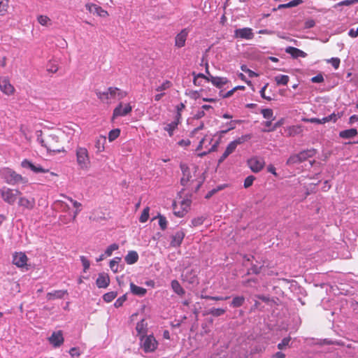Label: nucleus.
Instances as JSON below:
<instances>
[{
    "label": "nucleus",
    "mask_w": 358,
    "mask_h": 358,
    "mask_svg": "<svg viewBox=\"0 0 358 358\" xmlns=\"http://www.w3.org/2000/svg\"><path fill=\"white\" fill-rule=\"evenodd\" d=\"M289 80V78L287 75H279L275 77V81L276 82L277 85H287L288 82Z\"/></svg>",
    "instance_id": "36"
},
{
    "label": "nucleus",
    "mask_w": 358,
    "mask_h": 358,
    "mask_svg": "<svg viewBox=\"0 0 358 358\" xmlns=\"http://www.w3.org/2000/svg\"><path fill=\"white\" fill-rule=\"evenodd\" d=\"M64 337L62 331H55L49 338L50 343L55 348L59 347L64 343Z\"/></svg>",
    "instance_id": "16"
},
{
    "label": "nucleus",
    "mask_w": 358,
    "mask_h": 358,
    "mask_svg": "<svg viewBox=\"0 0 358 358\" xmlns=\"http://www.w3.org/2000/svg\"><path fill=\"white\" fill-rule=\"evenodd\" d=\"M285 52L294 58L306 57L307 56V54L305 52L292 46L287 47L285 49Z\"/></svg>",
    "instance_id": "25"
},
{
    "label": "nucleus",
    "mask_w": 358,
    "mask_h": 358,
    "mask_svg": "<svg viewBox=\"0 0 358 358\" xmlns=\"http://www.w3.org/2000/svg\"><path fill=\"white\" fill-rule=\"evenodd\" d=\"M180 122V120L175 118V120L168 124L165 127L164 130L169 133V136L173 135V131L178 128V126Z\"/></svg>",
    "instance_id": "30"
},
{
    "label": "nucleus",
    "mask_w": 358,
    "mask_h": 358,
    "mask_svg": "<svg viewBox=\"0 0 358 358\" xmlns=\"http://www.w3.org/2000/svg\"><path fill=\"white\" fill-rule=\"evenodd\" d=\"M9 0H0V15H4L8 8Z\"/></svg>",
    "instance_id": "42"
},
{
    "label": "nucleus",
    "mask_w": 358,
    "mask_h": 358,
    "mask_svg": "<svg viewBox=\"0 0 358 358\" xmlns=\"http://www.w3.org/2000/svg\"><path fill=\"white\" fill-rule=\"evenodd\" d=\"M263 117L268 120H274L273 112L271 108H264L261 110Z\"/></svg>",
    "instance_id": "40"
},
{
    "label": "nucleus",
    "mask_w": 358,
    "mask_h": 358,
    "mask_svg": "<svg viewBox=\"0 0 358 358\" xmlns=\"http://www.w3.org/2000/svg\"><path fill=\"white\" fill-rule=\"evenodd\" d=\"M341 117V116L338 113L336 114V113H333L330 115L322 118V124H325L326 122H329L331 121L336 122L337 121V120L338 118H340Z\"/></svg>",
    "instance_id": "38"
},
{
    "label": "nucleus",
    "mask_w": 358,
    "mask_h": 358,
    "mask_svg": "<svg viewBox=\"0 0 358 358\" xmlns=\"http://www.w3.org/2000/svg\"><path fill=\"white\" fill-rule=\"evenodd\" d=\"M116 296H117L116 292H110L105 294L103 296V299L106 302L109 303V302H111Z\"/></svg>",
    "instance_id": "47"
},
{
    "label": "nucleus",
    "mask_w": 358,
    "mask_h": 358,
    "mask_svg": "<svg viewBox=\"0 0 358 358\" xmlns=\"http://www.w3.org/2000/svg\"><path fill=\"white\" fill-rule=\"evenodd\" d=\"M315 344L320 345H336V344H338V343L326 338V339H323V340H319L317 342L315 343Z\"/></svg>",
    "instance_id": "53"
},
{
    "label": "nucleus",
    "mask_w": 358,
    "mask_h": 358,
    "mask_svg": "<svg viewBox=\"0 0 358 358\" xmlns=\"http://www.w3.org/2000/svg\"><path fill=\"white\" fill-rule=\"evenodd\" d=\"M185 234L183 231H178L172 236L171 245L173 247H178L181 245Z\"/></svg>",
    "instance_id": "24"
},
{
    "label": "nucleus",
    "mask_w": 358,
    "mask_h": 358,
    "mask_svg": "<svg viewBox=\"0 0 358 358\" xmlns=\"http://www.w3.org/2000/svg\"><path fill=\"white\" fill-rule=\"evenodd\" d=\"M124 259L127 264H133L138 261V255L136 251H129L126 255Z\"/></svg>",
    "instance_id": "32"
},
{
    "label": "nucleus",
    "mask_w": 358,
    "mask_h": 358,
    "mask_svg": "<svg viewBox=\"0 0 358 358\" xmlns=\"http://www.w3.org/2000/svg\"><path fill=\"white\" fill-rule=\"evenodd\" d=\"M27 257L23 252H16L13 255V263L17 267H23L27 265Z\"/></svg>",
    "instance_id": "19"
},
{
    "label": "nucleus",
    "mask_w": 358,
    "mask_h": 358,
    "mask_svg": "<svg viewBox=\"0 0 358 358\" xmlns=\"http://www.w3.org/2000/svg\"><path fill=\"white\" fill-rule=\"evenodd\" d=\"M209 82L218 88H221L224 85L228 83L229 80L227 78L224 77H215L212 75H210Z\"/></svg>",
    "instance_id": "26"
},
{
    "label": "nucleus",
    "mask_w": 358,
    "mask_h": 358,
    "mask_svg": "<svg viewBox=\"0 0 358 358\" xmlns=\"http://www.w3.org/2000/svg\"><path fill=\"white\" fill-rule=\"evenodd\" d=\"M42 145L50 152H59L62 150V145L58 136L55 134H50L41 139Z\"/></svg>",
    "instance_id": "4"
},
{
    "label": "nucleus",
    "mask_w": 358,
    "mask_h": 358,
    "mask_svg": "<svg viewBox=\"0 0 358 358\" xmlns=\"http://www.w3.org/2000/svg\"><path fill=\"white\" fill-rule=\"evenodd\" d=\"M79 129L78 125L75 123L70 122L64 126L63 131L69 136H73L75 133Z\"/></svg>",
    "instance_id": "27"
},
{
    "label": "nucleus",
    "mask_w": 358,
    "mask_h": 358,
    "mask_svg": "<svg viewBox=\"0 0 358 358\" xmlns=\"http://www.w3.org/2000/svg\"><path fill=\"white\" fill-rule=\"evenodd\" d=\"M252 138L251 134H245L243 136H241V137H238L237 139L231 141L227 147L225 151L222 154V155L220 157V159L218 160V163H222L227 157L234 152L237 147L238 145L242 144L245 141H248Z\"/></svg>",
    "instance_id": "6"
},
{
    "label": "nucleus",
    "mask_w": 358,
    "mask_h": 358,
    "mask_svg": "<svg viewBox=\"0 0 358 358\" xmlns=\"http://www.w3.org/2000/svg\"><path fill=\"white\" fill-rule=\"evenodd\" d=\"M106 141L105 137L100 136L96 140L95 148L97 152H101L104 150V143Z\"/></svg>",
    "instance_id": "35"
},
{
    "label": "nucleus",
    "mask_w": 358,
    "mask_h": 358,
    "mask_svg": "<svg viewBox=\"0 0 358 358\" xmlns=\"http://www.w3.org/2000/svg\"><path fill=\"white\" fill-rule=\"evenodd\" d=\"M96 95L103 103H109L110 99L120 100L127 96V92L115 87H109L106 91H96Z\"/></svg>",
    "instance_id": "1"
},
{
    "label": "nucleus",
    "mask_w": 358,
    "mask_h": 358,
    "mask_svg": "<svg viewBox=\"0 0 358 358\" xmlns=\"http://www.w3.org/2000/svg\"><path fill=\"white\" fill-rule=\"evenodd\" d=\"M303 122H310V123H317V124H322V119L312 117V118H303Z\"/></svg>",
    "instance_id": "61"
},
{
    "label": "nucleus",
    "mask_w": 358,
    "mask_h": 358,
    "mask_svg": "<svg viewBox=\"0 0 358 358\" xmlns=\"http://www.w3.org/2000/svg\"><path fill=\"white\" fill-rule=\"evenodd\" d=\"M76 162L78 167L84 171H87L91 167V159L88 150L82 146L76 148Z\"/></svg>",
    "instance_id": "2"
},
{
    "label": "nucleus",
    "mask_w": 358,
    "mask_h": 358,
    "mask_svg": "<svg viewBox=\"0 0 358 358\" xmlns=\"http://www.w3.org/2000/svg\"><path fill=\"white\" fill-rule=\"evenodd\" d=\"M234 36L236 38L251 40L254 38V33L251 28L244 27L241 29H236L234 31Z\"/></svg>",
    "instance_id": "13"
},
{
    "label": "nucleus",
    "mask_w": 358,
    "mask_h": 358,
    "mask_svg": "<svg viewBox=\"0 0 358 358\" xmlns=\"http://www.w3.org/2000/svg\"><path fill=\"white\" fill-rule=\"evenodd\" d=\"M283 122H284L283 119H281L279 121H278L276 123H275V124L273 125V127L271 129H264L263 131L264 132H269V131H275L278 127H280L283 124Z\"/></svg>",
    "instance_id": "60"
},
{
    "label": "nucleus",
    "mask_w": 358,
    "mask_h": 358,
    "mask_svg": "<svg viewBox=\"0 0 358 358\" xmlns=\"http://www.w3.org/2000/svg\"><path fill=\"white\" fill-rule=\"evenodd\" d=\"M316 154L315 149L306 150L298 154L300 162H303L308 158L313 157Z\"/></svg>",
    "instance_id": "28"
},
{
    "label": "nucleus",
    "mask_w": 358,
    "mask_h": 358,
    "mask_svg": "<svg viewBox=\"0 0 358 358\" xmlns=\"http://www.w3.org/2000/svg\"><path fill=\"white\" fill-rule=\"evenodd\" d=\"M68 294L67 290H54L46 294L48 301H53L55 299H63L65 295Z\"/></svg>",
    "instance_id": "22"
},
{
    "label": "nucleus",
    "mask_w": 358,
    "mask_h": 358,
    "mask_svg": "<svg viewBox=\"0 0 358 358\" xmlns=\"http://www.w3.org/2000/svg\"><path fill=\"white\" fill-rule=\"evenodd\" d=\"M202 298L206 299H210L214 301H224L229 299V296H202Z\"/></svg>",
    "instance_id": "57"
},
{
    "label": "nucleus",
    "mask_w": 358,
    "mask_h": 358,
    "mask_svg": "<svg viewBox=\"0 0 358 358\" xmlns=\"http://www.w3.org/2000/svg\"><path fill=\"white\" fill-rule=\"evenodd\" d=\"M80 259L83 266V271L84 272H86V271L90 268V262L85 256H80Z\"/></svg>",
    "instance_id": "51"
},
{
    "label": "nucleus",
    "mask_w": 358,
    "mask_h": 358,
    "mask_svg": "<svg viewBox=\"0 0 358 358\" xmlns=\"http://www.w3.org/2000/svg\"><path fill=\"white\" fill-rule=\"evenodd\" d=\"M126 299H127V297H126V296H125V295H124V296H121V297L118 298V299L115 301V303H114V306H115L116 308H119V307L122 306V304H123V303L126 301Z\"/></svg>",
    "instance_id": "62"
},
{
    "label": "nucleus",
    "mask_w": 358,
    "mask_h": 358,
    "mask_svg": "<svg viewBox=\"0 0 358 358\" xmlns=\"http://www.w3.org/2000/svg\"><path fill=\"white\" fill-rule=\"evenodd\" d=\"M303 3V0H293L285 3L286 8L297 6Z\"/></svg>",
    "instance_id": "58"
},
{
    "label": "nucleus",
    "mask_w": 358,
    "mask_h": 358,
    "mask_svg": "<svg viewBox=\"0 0 358 358\" xmlns=\"http://www.w3.org/2000/svg\"><path fill=\"white\" fill-rule=\"evenodd\" d=\"M132 110V106L130 103L124 104L120 102L113 110L112 120H114L118 117L126 116L129 114Z\"/></svg>",
    "instance_id": "10"
},
{
    "label": "nucleus",
    "mask_w": 358,
    "mask_h": 358,
    "mask_svg": "<svg viewBox=\"0 0 358 358\" xmlns=\"http://www.w3.org/2000/svg\"><path fill=\"white\" fill-rule=\"evenodd\" d=\"M248 166L253 173L260 172L265 166V161L259 157H252L247 161Z\"/></svg>",
    "instance_id": "9"
},
{
    "label": "nucleus",
    "mask_w": 358,
    "mask_h": 358,
    "mask_svg": "<svg viewBox=\"0 0 358 358\" xmlns=\"http://www.w3.org/2000/svg\"><path fill=\"white\" fill-rule=\"evenodd\" d=\"M172 86V83L169 80H165L161 85L158 86L155 90L157 92H162L169 89Z\"/></svg>",
    "instance_id": "46"
},
{
    "label": "nucleus",
    "mask_w": 358,
    "mask_h": 358,
    "mask_svg": "<svg viewBox=\"0 0 358 358\" xmlns=\"http://www.w3.org/2000/svg\"><path fill=\"white\" fill-rule=\"evenodd\" d=\"M38 22L42 26L51 25V20L47 15H41L37 17Z\"/></svg>",
    "instance_id": "37"
},
{
    "label": "nucleus",
    "mask_w": 358,
    "mask_h": 358,
    "mask_svg": "<svg viewBox=\"0 0 358 358\" xmlns=\"http://www.w3.org/2000/svg\"><path fill=\"white\" fill-rule=\"evenodd\" d=\"M171 288L175 293L180 296H183L185 293V289L181 287L177 280H173L171 283Z\"/></svg>",
    "instance_id": "31"
},
{
    "label": "nucleus",
    "mask_w": 358,
    "mask_h": 358,
    "mask_svg": "<svg viewBox=\"0 0 358 358\" xmlns=\"http://www.w3.org/2000/svg\"><path fill=\"white\" fill-rule=\"evenodd\" d=\"M190 204L191 200L188 199H182L181 201H180V208H178L176 202H174L173 204L174 215L178 217H182L187 213Z\"/></svg>",
    "instance_id": "8"
},
{
    "label": "nucleus",
    "mask_w": 358,
    "mask_h": 358,
    "mask_svg": "<svg viewBox=\"0 0 358 358\" xmlns=\"http://www.w3.org/2000/svg\"><path fill=\"white\" fill-rule=\"evenodd\" d=\"M118 248H119V245L117 244H116V243L111 244L106 248V250L105 251V255H106V257H110L112 255L113 252L115 250H117Z\"/></svg>",
    "instance_id": "48"
},
{
    "label": "nucleus",
    "mask_w": 358,
    "mask_h": 358,
    "mask_svg": "<svg viewBox=\"0 0 358 358\" xmlns=\"http://www.w3.org/2000/svg\"><path fill=\"white\" fill-rule=\"evenodd\" d=\"M189 34L187 29H182L175 37V46L181 48L185 45V42Z\"/></svg>",
    "instance_id": "15"
},
{
    "label": "nucleus",
    "mask_w": 358,
    "mask_h": 358,
    "mask_svg": "<svg viewBox=\"0 0 358 358\" xmlns=\"http://www.w3.org/2000/svg\"><path fill=\"white\" fill-rule=\"evenodd\" d=\"M180 168L182 173V176L180 179V184L182 186L191 185L193 183V180H191L192 176L189 168L187 164L182 163L180 164Z\"/></svg>",
    "instance_id": "11"
},
{
    "label": "nucleus",
    "mask_w": 358,
    "mask_h": 358,
    "mask_svg": "<svg viewBox=\"0 0 358 358\" xmlns=\"http://www.w3.org/2000/svg\"><path fill=\"white\" fill-rule=\"evenodd\" d=\"M303 131V127L301 125H292L285 129V133L288 137L299 135Z\"/></svg>",
    "instance_id": "21"
},
{
    "label": "nucleus",
    "mask_w": 358,
    "mask_h": 358,
    "mask_svg": "<svg viewBox=\"0 0 358 358\" xmlns=\"http://www.w3.org/2000/svg\"><path fill=\"white\" fill-rule=\"evenodd\" d=\"M57 203L59 206V208L62 212H67L70 209L69 206L64 201H57Z\"/></svg>",
    "instance_id": "59"
},
{
    "label": "nucleus",
    "mask_w": 358,
    "mask_h": 358,
    "mask_svg": "<svg viewBox=\"0 0 358 358\" xmlns=\"http://www.w3.org/2000/svg\"><path fill=\"white\" fill-rule=\"evenodd\" d=\"M357 134L356 129H350L340 131L339 136L342 138L349 139L356 136Z\"/></svg>",
    "instance_id": "29"
},
{
    "label": "nucleus",
    "mask_w": 358,
    "mask_h": 358,
    "mask_svg": "<svg viewBox=\"0 0 358 358\" xmlns=\"http://www.w3.org/2000/svg\"><path fill=\"white\" fill-rule=\"evenodd\" d=\"M0 90L5 94L10 96L15 92V88L10 83L8 78H0Z\"/></svg>",
    "instance_id": "12"
},
{
    "label": "nucleus",
    "mask_w": 358,
    "mask_h": 358,
    "mask_svg": "<svg viewBox=\"0 0 358 358\" xmlns=\"http://www.w3.org/2000/svg\"><path fill=\"white\" fill-rule=\"evenodd\" d=\"M120 134V129H115L111 130L108 134V140L110 142L115 141Z\"/></svg>",
    "instance_id": "44"
},
{
    "label": "nucleus",
    "mask_w": 358,
    "mask_h": 358,
    "mask_svg": "<svg viewBox=\"0 0 358 358\" xmlns=\"http://www.w3.org/2000/svg\"><path fill=\"white\" fill-rule=\"evenodd\" d=\"M120 261V257H115L110 262V268L114 273L118 271V264Z\"/></svg>",
    "instance_id": "39"
},
{
    "label": "nucleus",
    "mask_w": 358,
    "mask_h": 358,
    "mask_svg": "<svg viewBox=\"0 0 358 358\" xmlns=\"http://www.w3.org/2000/svg\"><path fill=\"white\" fill-rule=\"evenodd\" d=\"M21 166L25 169H30L34 173H46L48 170H46L41 167V166H36L32 162L29 161L28 159H24L21 162Z\"/></svg>",
    "instance_id": "20"
},
{
    "label": "nucleus",
    "mask_w": 358,
    "mask_h": 358,
    "mask_svg": "<svg viewBox=\"0 0 358 358\" xmlns=\"http://www.w3.org/2000/svg\"><path fill=\"white\" fill-rule=\"evenodd\" d=\"M299 163H301V162L299 161L298 154L291 155L288 158V159L287 160V162H286V164L287 165H292V164H299Z\"/></svg>",
    "instance_id": "50"
},
{
    "label": "nucleus",
    "mask_w": 358,
    "mask_h": 358,
    "mask_svg": "<svg viewBox=\"0 0 358 358\" xmlns=\"http://www.w3.org/2000/svg\"><path fill=\"white\" fill-rule=\"evenodd\" d=\"M255 180V177L253 176H248L244 181V187L248 188L250 186H252L254 180Z\"/></svg>",
    "instance_id": "52"
},
{
    "label": "nucleus",
    "mask_w": 358,
    "mask_h": 358,
    "mask_svg": "<svg viewBox=\"0 0 358 358\" xmlns=\"http://www.w3.org/2000/svg\"><path fill=\"white\" fill-rule=\"evenodd\" d=\"M159 225L162 230L166 229L167 220L165 217L161 215L159 217Z\"/></svg>",
    "instance_id": "55"
},
{
    "label": "nucleus",
    "mask_w": 358,
    "mask_h": 358,
    "mask_svg": "<svg viewBox=\"0 0 358 358\" xmlns=\"http://www.w3.org/2000/svg\"><path fill=\"white\" fill-rule=\"evenodd\" d=\"M36 204V201L34 198H27L25 196H20L18 197V205L19 206L23 207L24 208L32 210Z\"/></svg>",
    "instance_id": "17"
},
{
    "label": "nucleus",
    "mask_w": 358,
    "mask_h": 358,
    "mask_svg": "<svg viewBox=\"0 0 358 358\" xmlns=\"http://www.w3.org/2000/svg\"><path fill=\"white\" fill-rule=\"evenodd\" d=\"M110 283V278L108 275L100 273L96 280V284L99 288H106Z\"/></svg>",
    "instance_id": "23"
},
{
    "label": "nucleus",
    "mask_w": 358,
    "mask_h": 358,
    "mask_svg": "<svg viewBox=\"0 0 358 358\" xmlns=\"http://www.w3.org/2000/svg\"><path fill=\"white\" fill-rule=\"evenodd\" d=\"M205 219L206 218L203 216H200L192 219L191 222V227H196L203 224Z\"/></svg>",
    "instance_id": "45"
},
{
    "label": "nucleus",
    "mask_w": 358,
    "mask_h": 358,
    "mask_svg": "<svg viewBox=\"0 0 358 358\" xmlns=\"http://www.w3.org/2000/svg\"><path fill=\"white\" fill-rule=\"evenodd\" d=\"M290 341H291L290 337L284 338L282 340V341L278 344V348L280 350L285 349L287 346L289 345Z\"/></svg>",
    "instance_id": "49"
},
{
    "label": "nucleus",
    "mask_w": 358,
    "mask_h": 358,
    "mask_svg": "<svg viewBox=\"0 0 358 358\" xmlns=\"http://www.w3.org/2000/svg\"><path fill=\"white\" fill-rule=\"evenodd\" d=\"M130 288H131V292L134 294L138 295V296H144L147 292L146 289H145L142 287H138L132 282L130 284Z\"/></svg>",
    "instance_id": "33"
},
{
    "label": "nucleus",
    "mask_w": 358,
    "mask_h": 358,
    "mask_svg": "<svg viewBox=\"0 0 358 358\" xmlns=\"http://www.w3.org/2000/svg\"><path fill=\"white\" fill-rule=\"evenodd\" d=\"M185 105L183 103H180V104H178L177 106H176V110H177V114L176 115V118H178L179 120L181 119V117H182V115H181V111L185 109Z\"/></svg>",
    "instance_id": "56"
},
{
    "label": "nucleus",
    "mask_w": 358,
    "mask_h": 358,
    "mask_svg": "<svg viewBox=\"0 0 358 358\" xmlns=\"http://www.w3.org/2000/svg\"><path fill=\"white\" fill-rule=\"evenodd\" d=\"M311 81L314 83H320L324 81V78L322 74H318L311 78Z\"/></svg>",
    "instance_id": "63"
},
{
    "label": "nucleus",
    "mask_w": 358,
    "mask_h": 358,
    "mask_svg": "<svg viewBox=\"0 0 358 358\" xmlns=\"http://www.w3.org/2000/svg\"><path fill=\"white\" fill-rule=\"evenodd\" d=\"M348 35L351 38L357 37L358 36V27L356 29H355L354 28L350 29L348 32Z\"/></svg>",
    "instance_id": "64"
},
{
    "label": "nucleus",
    "mask_w": 358,
    "mask_h": 358,
    "mask_svg": "<svg viewBox=\"0 0 358 358\" xmlns=\"http://www.w3.org/2000/svg\"><path fill=\"white\" fill-rule=\"evenodd\" d=\"M138 339L139 346L145 353L154 352L158 348V341L153 334H148Z\"/></svg>",
    "instance_id": "5"
},
{
    "label": "nucleus",
    "mask_w": 358,
    "mask_h": 358,
    "mask_svg": "<svg viewBox=\"0 0 358 358\" xmlns=\"http://www.w3.org/2000/svg\"><path fill=\"white\" fill-rule=\"evenodd\" d=\"M149 212H150L149 207H146L143 209V210L139 217V221L141 223H144L148 221V220L149 218Z\"/></svg>",
    "instance_id": "43"
},
{
    "label": "nucleus",
    "mask_w": 358,
    "mask_h": 358,
    "mask_svg": "<svg viewBox=\"0 0 358 358\" xmlns=\"http://www.w3.org/2000/svg\"><path fill=\"white\" fill-rule=\"evenodd\" d=\"M1 176L6 182L9 185H15L17 183L26 184L28 182L27 178L22 177L20 174L9 168H5L1 171Z\"/></svg>",
    "instance_id": "3"
},
{
    "label": "nucleus",
    "mask_w": 358,
    "mask_h": 358,
    "mask_svg": "<svg viewBox=\"0 0 358 358\" xmlns=\"http://www.w3.org/2000/svg\"><path fill=\"white\" fill-rule=\"evenodd\" d=\"M136 331L137 332L136 336L140 338L142 336L148 335V322L145 319L141 320L137 322L136 326Z\"/></svg>",
    "instance_id": "18"
},
{
    "label": "nucleus",
    "mask_w": 358,
    "mask_h": 358,
    "mask_svg": "<svg viewBox=\"0 0 358 358\" xmlns=\"http://www.w3.org/2000/svg\"><path fill=\"white\" fill-rule=\"evenodd\" d=\"M85 7L87 10L94 14L96 15L101 17H108L109 14L107 10L103 9L101 6L94 4V3H87L85 5Z\"/></svg>",
    "instance_id": "14"
},
{
    "label": "nucleus",
    "mask_w": 358,
    "mask_h": 358,
    "mask_svg": "<svg viewBox=\"0 0 358 358\" xmlns=\"http://www.w3.org/2000/svg\"><path fill=\"white\" fill-rule=\"evenodd\" d=\"M245 302V297L243 296H235L231 303V306L234 308H238L243 305Z\"/></svg>",
    "instance_id": "34"
},
{
    "label": "nucleus",
    "mask_w": 358,
    "mask_h": 358,
    "mask_svg": "<svg viewBox=\"0 0 358 358\" xmlns=\"http://www.w3.org/2000/svg\"><path fill=\"white\" fill-rule=\"evenodd\" d=\"M0 194L4 202L13 205L19 196L21 195V192L17 189H11L7 187H3L0 189Z\"/></svg>",
    "instance_id": "7"
},
{
    "label": "nucleus",
    "mask_w": 358,
    "mask_h": 358,
    "mask_svg": "<svg viewBox=\"0 0 358 358\" xmlns=\"http://www.w3.org/2000/svg\"><path fill=\"white\" fill-rule=\"evenodd\" d=\"M225 310L223 308H215L210 309L207 314L211 315L214 317H219L225 313Z\"/></svg>",
    "instance_id": "41"
},
{
    "label": "nucleus",
    "mask_w": 358,
    "mask_h": 358,
    "mask_svg": "<svg viewBox=\"0 0 358 358\" xmlns=\"http://www.w3.org/2000/svg\"><path fill=\"white\" fill-rule=\"evenodd\" d=\"M64 197H65L66 199H67L72 204H73V206L77 209V210H81L80 208L82 206V204L81 203L76 201V200H73L71 197H69V196H64L63 195Z\"/></svg>",
    "instance_id": "54"
}]
</instances>
